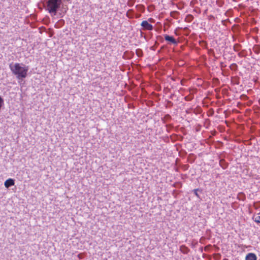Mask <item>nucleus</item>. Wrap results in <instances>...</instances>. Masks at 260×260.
Instances as JSON below:
<instances>
[{"label": "nucleus", "instance_id": "1", "mask_svg": "<svg viewBox=\"0 0 260 260\" xmlns=\"http://www.w3.org/2000/svg\"><path fill=\"white\" fill-rule=\"evenodd\" d=\"M9 68L18 79L25 78L27 75L28 68L23 64L15 63L13 64L11 63L9 66Z\"/></svg>", "mask_w": 260, "mask_h": 260}, {"label": "nucleus", "instance_id": "2", "mask_svg": "<svg viewBox=\"0 0 260 260\" xmlns=\"http://www.w3.org/2000/svg\"><path fill=\"white\" fill-rule=\"evenodd\" d=\"M61 3V0H49L47 4V10L50 13L55 15Z\"/></svg>", "mask_w": 260, "mask_h": 260}, {"label": "nucleus", "instance_id": "3", "mask_svg": "<svg viewBox=\"0 0 260 260\" xmlns=\"http://www.w3.org/2000/svg\"><path fill=\"white\" fill-rule=\"evenodd\" d=\"M141 25L144 30H151L153 29V26L146 20L143 21L141 22Z\"/></svg>", "mask_w": 260, "mask_h": 260}, {"label": "nucleus", "instance_id": "4", "mask_svg": "<svg viewBox=\"0 0 260 260\" xmlns=\"http://www.w3.org/2000/svg\"><path fill=\"white\" fill-rule=\"evenodd\" d=\"M15 184V181L13 179L9 178L6 180L4 183L5 186L6 188H9L10 186H13Z\"/></svg>", "mask_w": 260, "mask_h": 260}, {"label": "nucleus", "instance_id": "5", "mask_svg": "<svg viewBox=\"0 0 260 260\" xmlns=\"http://www.w3.org/2000/svg\"><path fill=\"white\" fill-rule=\"evenodd\" d=\"M164 38H165V39L166 41L170 42L172 44H177V42L174 39V38L172 36H170L169 35H166L164 36Z\"/></svg>", "mask_w": 260, "mask_h": 260}, {"label": "nucleus", "instance_id": "6", "mask_svg": "<svg viewBox=\"0 0 260 260\" xmlns=\"http://www.w3.org/2000/svg\"><path fill=\"white\" fill-rule=\"evenodd\" d=\"M256 255L253 253L247 254L245 257V260H256Z\"/></svg>", "mask_w": 260, "mask_h": 260}, {"label": "nucleus", "instance_id": "7", "mask_svg": "<svg viewBox=\"0 0 260 260\" xmlns=\"http://www.w3.org/2000/svg\"><path fill=\"white\" fill-rule=\"evenodd\" d=\"M180 250L184 253H187L188 251V249H187V248H186L185 246H182L180 247Z\"/></svg>", "mask_w": 260, "mask_h": 260}, {"label": "nucleus", "instance_id": "8", "mask_svg": "<svg viewBox=\"0 0 260 260\" xmlns=\"http://www.w3.org/2000/svg\"><path fill=\"white\" fill-rule=\"evenodd\" d=\"M254 221L257 223H260V215H257L254 217Z\"/></svg>", "mask_w": 260, "mask_h": 260}, {"label": "nucleus", "instance_id": "9", "mask_svg": "<svg viewBox=\"0 0 260 260\" xmlns=\"http://www.w3.org/2000/svg\"><path fill=\"white\" fill-rule=\"evenodd\" d=\"M4 104V100L3 98L0 96V109H1L3 105Z\"/></svg>", "mask_w": 260, "mask_h": 260}, {"label": "nucleus", "instance_id": "10", "mask_svg": "<svg viewBox=\"0 0 260 260\" xmlns=\"http://www.w3.org/2000/svg\"><path fill=\"white\" fill-rule=\"evenodd\" d=\"M197 190H198V189H195L194 190V193L195 195H196L197 197H199V194H198V192H197Z\"/></svg>", "mask_w": 260, "mask_h": 260}, {"label": "nucleus", "instance_id": "11", "mask_svg": "<svg viewBox=\"0 0 260 260\" xmlns=\"http://www.w3.org/2000/svg\"><path fill=\"white\" fill-rule=\"evenodd\" d=\"M78 257L80 259H81L82 258V253H79L78 255H77Z\"/></svg>", "mask_w": 260, "mask_h": 260}, {"label": "nucleus", "instance_id": "12", "mask_svg": "<svg viewBox=\"0 0 260 260\" xmlns=\"http://www.w3.org/2000/svg\"><path fill=\"white\" fill-rule=\"evenodd\" d=\"M152 20H153V19L152 18H149L148 19V21H150V22H152Z\"/></svg>", "mask_w": 260, "mask_h": 260}]
</instances>
